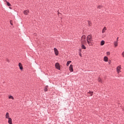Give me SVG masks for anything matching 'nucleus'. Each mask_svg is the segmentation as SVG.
<instances>
[{"label": "nucleus", "instance_id": "nucleus-1", "mask_svg": "<svg viewBox=\"0 0 124 124\" xmlns=\"http://www.w3.org/2000/svg\"><path fill=\"white\" fill-rule=\"evenodd\" d=\"M80 41L81 44L86 45L87 43L89 46H92L93 45V36H92V35H88L86 40V35H83L81 38Z\"/></svg>", "mask_w": 124, "mask_h": 124}, {"label": "nucleus", "instance_id": "nucleus-2", "mask_svg": "<svg viewBox=\"0 0 124 124\" xmlns=\"http://www.w3.org/2000/svg\"><path fill=\"white\" fill-rule=\"evenodd\" d=\"M121 70H122V66L119 65L116 67V72L118 74L120 73V72H121Z\"/></svg>", "mask_w": 124, "mask_h": 124}, {"label": "nucleus", "instance_id": "nucleus-3", "mask_svg": "<svg viewBox=\"0 0 124 124\" xmlns=\"http://www.w3.org/2000/svg\"><path fill=\"white\" fill-rule=\"evenodd\" d=\"M55 67H56V68H57V69H59V70H60L61 69V66H60V63H56Z\"/></svg>", "mask_w": 124, "mask_h": 124}, {"label": "nucleus", "instance_id": "nucleus-4", "mask_svg": "<svg viewBox=\"0 0 124 124\" xmlns=\"http://www.w3.org/2000/svg\"><path fill=\"white\" fill-rule=\"evenodd\" d=\"M54 52H55L56 56H58V55H59V51L58 50V49H57L55 47V48H54Z\"/></svg>", "mask_w": 124, "mask_h": 124}, {"label": "nucleus", "instance_id": "nucleus-5", "mask_svg": "<svg viewBox=\"0 0 124 124\" xmlns=\"http://www.w3.org/2000/svg\"><path fill=\"white\" fill-rule=\"evenodd\" d=\"M69 69L71 72H73V65L72 64L70 65Z\"/></svg>", "mask_w": 124, "mask_h": 124}, {"label": "nucleus", "instance_id": "nucleus-6", "mask_svg": "<svg viewBox=\"0 0 124 124\" xmlns=\"http://www.w3.org/2000/svg\"><path fill=\"white\" fill-rule=\"evenodd\" d=\"M18 66L20 70H23V65L21 63H18Z\"/></svg>", "mask_w": 124, "mask_h": 124}, {"label": "nucleus", "instance_id": "nucleus-7", "mask_svg": "<svg viewBox=\"0 0 124 124\" xmlns=\"http://www.w3.org/2000/svg\"><path fill=\"white\" fill-rule=\"evenodd\" d=\"M106 31H107V28H106V27H104L102 31V32L103 33H104V32H105Z\"/></svg>", "mask_w": 124, "mask_h": 124}, {"label": "nucleus", "instance_id": "nucleus-8", "mask_svg": "<svg viewBox=\"0 0 124 124\" xmlns=\"http://www.w3.org/2000/svg\"><path fill=\"white\" fill-rule=\"evenodd\" d=\"M29 10H25L23 12L24 15H28L29 13Z\"/></svg>", "mask_w": 124, "mask_h": 124}, {"label": "nucleus", "instance_id": "nucleus-9", "mask_svg": "<svg viewBox=\"0 0 124 124\" xmlns=\"http://www.w3.org/2000/svg\"><path fill=\"white\" fill-rule=\"evenodd\" d=\"M8 124H13L12 123V119H11V118H10L8 119Z\"/></svg>", "mask_w": 124, "mask_h": 124}, {"label": "nucleus", "instance_id": "nucleus-10", "mask_svg": "<svg viewBox=\"0 0 124 124\" xmlns=\"http://www.w3.org/2000/svg\"><path fill=\"white\" fill-rule=\"evenodd\" d=\"M5 118H6V119H9V118H10L9 117V113L7 112V113H6V115H5Z\"/></svg>", "mask_w": 124, "mask_h": 124}, {"label": "nucleus", "instance_id": "nucleus-11", "mask_svg": "<svg viewBox=\"0 0 124 124\" xmlns=\"http://www.w3.org/2000/svg\"><path fill=\"white\" fill-rule=\"evenodd\" d=\"M104 62H108V57L107 56H105L104 57Z\"/></svg>", "mask_w": 124, "mask_h": 124}, {"label": "nucleus", "instance_id": "nucleus-12", "mask_svg": "<svg viewBox=\"0 0 124 124\" xmlns=\"http://www.w3.org/2000/svg\"><path fill=\"white\" fill-rule=\"evenodd\" d=\"M114 45L115 47H117V46H118V41L114 42Z\"/></svg>", "mask_w": 124, "mask_h": 124}, {"label": "nucleus", "instance_id": "nucleus-13", "mask_svg": "<svg viewBox=\"0 0 124 124\" xmlns=\"http://www.w3.org/2000/svg\"><path fill=\"white\" fill-rule=\"evenodd\" d=\"M84 44H81V48L82 49H86V47L84 45Z\"/></svg>", "mask_w": 124, "mask_h": 124}, {"label": "nucleus", "instance_id": "nucleus-14", "mask_svg": "<svg viewBox=\"0 0 124 124\" xmlns=\"http://www.w3.org/2000/svg\"><path fill=\"white\" fill-rule=\"evenodd\" d=\"M48 86H45V89H44V91L45 92H48Z\"/></svg>", "mask_w": 124, "mask_h": 124}, {"label": "nucleus", "instance_id": "nucleus-15", "mask_svg": "<svg viewBox=\"0 0 124 124\" xmlns=\"http://www.w3.org/2000/svg\"><path fill=\"white\" fill-rule=\"evenodd\" d=\"M104 44H105V41H102L101 42V45L102 46H103V45H104Z\"/></svg>", "mask_w": 124, "mask_h": 124}, {"label": "nucleus", "instance_id": "nucleus-16", "mask_svg": "<svg viewBox=\"0 0 124 124\" xmlns=\"http://www.w3.org/2000/svg\"><path fill=\"white\" fill-rule=\"evenodd\" d=\"M71 62V61H68L66 64L67 66H68V65H69Z\"/></svg>", "mask_w": 124, "mask_h": 124}, {"label": "nucleus", "instance_id": "nucleus-17", "mask_svg": "<svg viewBox=\"0 0 124 124\" xmlns=\"http://www.w3.org/2000/svg\"><path fill=\"white\" fill-rule=\"evenodd\" d=\"M88 93H89V94H90L91 96H92V95H93V92H89Z\"/></svg>", "mask_w": 124, "mask_h": 124}, {"label": "nucleus", "instance_id": "nucleus-18", "mask_svg": "<svg viewBox=\"0 0 124 124\" xmlns=\"http://www.w3.org/2000/svg\"><path fill=\"white\" fill-rule=\"evenodd\" d=\"M6 3L8 6H11V4H10V3H9V2H7Z\"/></svg>", "mask_w": 124, "mask_h": 124}, {"label": "nucleus", "instance_id": "nucleus-19", "mask_svg": "<svg viewBox=\"0 0 124 124\" xmlns=\"http://www.w3.org/2000/svg\"><path fill=\"white\" fill-rule=\"evenodd\" d=\"M111 53L109 51H108L106 52V54L108 55V56H110Z\"/></svg>", "mask_w": 124, "mask_h": 124}, {"label": "nucleus", "instance_id": "nucleus-20", "mask_svg": "<svg viewBox=\"0 0 124 124\" xmlns=\"http://www.w3.org/2000/svg\"><path fill=\"white\" fill-rule=\"evenodd\" d=\"M97 7L98 9H101V8H102V6L99 5Z\"/></svg>", "mask_w": 124, "mask_h": 124}, {"label": "nucleus", "instance_id": "nucleus-21", "mask_svg": "<svg viewBox=\"0 0 124 124\" xmlns=\"http://www.w3.org/2000/svg\"><path fill=\"white\" fill-rule=\"evenodd\" d=\"M9 98H10L11 99H14V97L13 96H10L9 97Z\"/></svg>", "mask_w": 124, "mask_h": 124}, {"label": "nucleus", "instance_id": "nucleus-22", "mask_svg": "<svg viewBox=\"0 0 124 124\" xmlns=\"http://www.w3.org/2000/svg\"><path fill=\"white\" fill-rule=\"evenodd\" d=\"M122 56L123 58H124V50L122 53Z\"/></svg>", "mask_w": 124, "mask_h": 124}, {"label": "nucleus", "instance_id": "nucleus-23", "mask_svg": "<svg viewBox=\"0 0 124 124\" xmlns=\"http://www.w3.org/2000/svg\"><path fill=\"white\" fill-rule=\"evenodd\" d=\"M106 36V34H104L102 35V37H103V38H104V37H105Z\"/></svg>", "mask_w": 124, "mask_h": 124}, {"label": "nucleus", "instance_id": "nucleus-24", "mask_svg": "<svg viewBox=\"0 0 124 124\" xmlns=\"http://www.w3.org/2000/svg\"><path fill=\"white\" fill-rule=\"evenodd\" d=\"M10 24H11V25L12 26H13V23H12V20H11V21H10Z\"/></svg>", "mask_w": 124, "mask_h": 124}, {"label": "nucleus", "instance_id": "nucleus-25", "mask_svg": "<svg viewBox=\"0 0 124 124\" xmlns=\"http://www.w3.org/2000/svg\"><path fill=\"white\" fill-rule=\"evenodd\" d=\"M98 81L101 83V82H102V81H101V78H99V79H98Z\"/></svg>", "mask_w": 124, "mask_h": 124}, {"label": "nucleus", "instance_id": "nucleus-26", "mask_svg": "<svg viewBox=\"0 0 124 124\" xmlns=\"http://www.w3.org/2000/svg\"><path fill=\"white\" fill-rule=\"evenodd\" d=\"M108 64H111V61L108 62Z\"/></svg>", "mask_w": 124, "mask_h": 124}, {"label": "nucleus", "instance_id": "nucleus-27", "mask_svg": "<svg viewBox=\"0 0 124 124\" xmlns=\"http://www.w3.org/2000/svg\"><path fill=\"white\" fill-rule=\"evenodd\" d=\"M79 56L80 57H82V54H81V53H79Z\"/></svg>", "mask_w": 124, "mask_h": 124}, {"label": "nucleus", "instance_id": "nucleus-28", "mask_svg": "<svg viewBox=\"0 0 124 124\" xmlns=\"http://www.w3.org/2000/svg\"><path fill=\"white\" fill-rule=\"evenodd\" d=\"M4 1L5 2H8V1H7V0H4Z\"/></svg>", "mask_w": 124, "mask_h": 124}, {"label": "nucleus", "instance_id": "nucleus-29", "mask_svg": "<svg viewBox=\"0 0 124 124\" xmlns=\"http://www.w3.org/2000/svg\"><path fill=\"white\" fill-rule=\"evenodd\" d=\"M118 39H119V37H117V42H118Z\"/></svg>", "mask_w": 124, "mask_h": 124}, {"label": "nucleus", "instance_id": "nucleus-30", "mask_svg": "<svg viewBox=\"0 0 124 124\" xmlns=\"http://www.w3.org/2000/svg\"><path fill=\"white\" fill-rule=\"evenodd\" d=\"M89 24L90 26H91V22H89Z\"/></svg>", "mask_w": 124, "mask_h": 124}, {"label": "nucleus", "instance_id": "nucleus-31", "mask_svg": "<svg viewBox=\"0 0 124 124\" xmlns=\"http://www.w3.org/2000/svg\"><path fill=\"white\" fill-rule=\"evenodd\" d=\"M7 62H9V60H7Z\"/></svg>", "mask_w": 124, "mask_h": 124}, {"label": "nucleus", "instance_id": "nucleus-32", "mask_svg": "<svg viewBox=\"0 0 124 124\" xmlns=\"http://www.w3.org/2000/svg\"><path fill=\"white\" fill-rule=\"evenodd\" d=\"M10 9H11V7H10Z\"/></svg>", "mask_w": 124, "mask_h": 124}, {"label": "nucleus", "instance_id": "nucleus-33", "mask_svg": "<svg viewBox=\"0 0 124 124\" xmlns=\"http://www.w3.org/2000/svg\"><path fill=\"white\" fill-rule=\"evenodd\" d=\"M79 51H81V49H79Z\"/></svg>", "mask_w": 124, "mask_h": 124}]
</instances>
